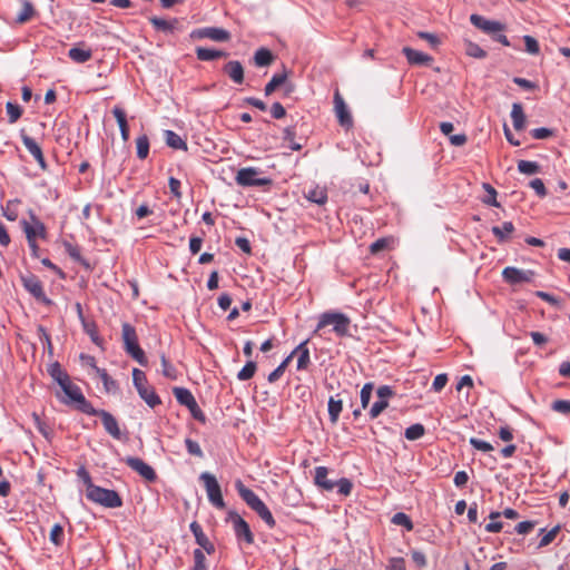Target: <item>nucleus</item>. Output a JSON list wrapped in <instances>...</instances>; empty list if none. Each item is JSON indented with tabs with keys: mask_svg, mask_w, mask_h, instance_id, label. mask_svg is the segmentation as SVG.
<instances>
[{
	"mask_svg": "<svg viewBox=\"0 0 570 570\" xmlns=\"http://www.w3.org/2000/svg\"><path fill=\"white\" fill-rule=\"evenodd\" d=\"M239 497L246 504L257 513V515L267 524L269 529L275 528L276 521L267 508V505L258 498V495L250 489L246 488L240 480L235 483Z\"/></svg>",
	"mask_w": 570,
	"mask_h": 570,
	"instance_id": "1",
	"label": "nucleus"
},
{
	"mask_svg": "<svg viewBox=\"0 0 570 570\" xmlns=\"http://www.w3.org/2000/svg\"><path fill=\"white\" fill-rule=\"evenodd\" d=\"M330 325L333 326V332L338 337H344L348 335L351 320L348 316L341 312L330 311L322 313L318 317V323L316 325L314 333H318L320 331Z\"/></svg>",
	"mask_w": 570,
	"mask_h": 570,
	"instance_id": "2",
	"label": "nucleus"
},
{
	"mask_svg": "<svg viewBox=\"0 0 570 570\" xmlns=\"http://www.w3.org/2000/svg\"><path fill=\"white\" fill-rule=\"evenodd\" d=\"M124 348L128 355L137 361L141 366H146L148 361L145 352L138 344V336L136 330L129 323H124L121 326Z\"/></svg>",
	"mask_w": 570,
	"mask_h": 570,
	"instance_id": "3",
	"label": "nucleus"
},
{
	"mask_svg": "<svg viewBox=\"0 0 570 570\" xmlns=\"http://www.w3.org/2000/svg\"><path fill=\"white\" fill-rule=\"evenodd\" d=\"M132 382L139 396L146 402V404L154 409L161 404L159 395L155 392V389L148 384L145 372L139 368L132 370Z\"/></svg>",
	"mask_w": 570,
	"mask_h": 570,
	"instance_id": "4",
	"label": "nucleus"
},
{
	"mask_svg": "<svg viewBox=\"0 0 570 570\" xmlns=\"http://www.w3.org/2000/svg\"><path fill=\"white\" fill-rule=\"evenodd\" d=\"M86 497L88 500L106 508L114 509L122 505V499L118 492L99 485H91L90 492L86 493Z\"/></svg>",
	"mask_w": 570,
	"mask_h": 570,
	"instance_id": "5",
	"label": "nucleus"
},
{
	"mask_svg": "<svg viewBox=\"0 0 570 570\" xmlns=\"http://www.w3.org/2000/svg\"><path fill=\"white\" fill-rule=\"evenodd\" d=\"M261 174L262 170L256 167L240 168L235 176V181L242 187L272 186L273 180L268 177H259Z\"/></svg>",
	"mask_w": 570,
	"mask_h": 570,
	"instance_id": "6",
	"label": "nucleus"
},
{
	"mask_svg": "<svg viewBox=\"0 0 570 570\" xmlns=\"http://www.w3.org/2000/svg\"><path fill=\"white\" fill-rule=\"evenodd\" d=\"M61 389L66 396L69 399V401H66L67 404L75 403L76 409L85 414L95 413V407L85 397L78 385L69 381L68 383L62 385Z\"/></svg>",
	"mask_w": 570,
	"mask_h": 570,
	"instance_id": "7",
	"label": "nucleus"
},
{
	"mask_svg": "<svg viewBox=\"0 0 570 570\" xmlns=\"http://www.w3.org/2000/svg\"><path fill=\"white\" fill-rule=\"evenodd\" d=\"M206 489L208 501L217 509H225L226 504L223 499L220 485L215 475L209 472H203L199 476Z\"/></svg>",
	"mask_w": 570,
	"mask_h": 570,
	"instance_id": "8",
	"label": "nucleus"
},
{
	"mask_svg": "<svg viewBox=\"0 0 570 570\" xmlns=\"http://www.w3.org/2000/svg\"><path fill=\"white\" fill-rule=\"evenodd\" d=\"M21 283L24 287V289L30 293L37 301L46 304L51 305L52 301L47 297L41 281L38 276L33 274H28L21 276Z\"/></svg>",
	"mask_w": 570,
	"mask_h": 570,
	"instance_id": "9",
	"label": "nucleus"
},
{
	"mask_svg": "<svg viewBox=\"0 0 570 570\" xmlns=\"http://www.w3.org/2000/svg\"><path fill=\"white\" fill-rule=\"evenodd\" d=\"M535 273L531 269H520L513 266H508L502 271V278L510 285H518L521 283H529L533 279Z\"/></svg>",
	"mask_w": 570,
	"mask_h": 570,
	"instance_id": "10",
	"label": "nucleus"
},
{
	"mask_svg": "<svg viewBox=\"0 0 570 570\" xmlns=\"http://www.w3.org/2000/svg\"><path fill=\"white\" fill-rule=\"evenodd\" d=\"M190 38L191 39L207 38L213 41L225 42L230 39V33H229V31H227L223 28L206 27V28H199V29L193 30L190 33Z\"/></svg>",
	"mask_w": 570,
	"mask_h": 570,
	"instance_id": "11",
	"label": "nucleus"
},
{
	"mask_svg": "<svg viewBox=\"0 0 570 570\" xmlns=\"http://www.w3.org/2000/svg\"><path fill=\"white\" fill-rule=\"evenodd\" d=\"M124 462L135 472H137L141 478H144L148 482H155L157 480V474L153 466L147 464L144 460L136 456H127L124 459Z\"/></svg>",
	"mask_w": 570,
	"mask_h": 570,
	"instance_id": "12",
	"label": "nucleus"
},
{
	"mask_svg": "<svg viewBox=\"0 0 570 570\" xmlns=\"http://www.w3.org/2000/svg\"><path fill=\"white\" fill-rule=\"evenodd\" d=\"M470 21L475 28L491 36H494L505 29V26L500 21L489 20L476 13L470 16Z\"/></svg>",
	"mask_w": 570,
	"mask_h": 570,
	"instance_id": "13",
	"label": "nucleus"
},
{
	"mask_svg": "<svg viewBox=\"0 0 570 570\" xmlns=\"http://www.w3.org/2000/svg\"><path fill=\"white\" fill-rule=\"evenodd\" d=\"M31 224L27 220H21V227L23 233L26 234V238L28 239V232L31 230L33 234L32 240H37V238L45 239L47 237V228L45 224L35 215L33 212H30Z\"/></svg>",
	"mask_w": 570,
	"mask_h": 570,
	"instance_id": "14",
	"label": "nucleus"
},
{
	"mask_svg": "<svg viewBox=\"0 0 570 570\" xmlns=\"http://www.w3.org/2000/svg\"><path fill=\"white\" fill-rule=\"evenodd\" d=\"M88 415L99 416L102 421L106 432L117 440L120 439L121 432L118 422L111 413L106 410L95 409V413H89Z\"/></svg>",
	"mask_w": 570,
	"mask_h": 570,
	"instance_id": "15",
	"label": "nucleus"
},
{
	"mask_svg": "<svg viewBox=\"0 0 570 570\" xmlns=\"http://www.w3.org/2000/svg\"><path fill=\"white\" fill-rule=\"evenodd\" d=\"M334 108L340 125L346 128L351 127L353 125V119L338 90L334 94Z\"/></svg>",
	"mask_w": 570,
	"mask_h": 570,
	"instance_id": "16",
	"label": "nucleus"
},
{
	"mask_svg": "<svg viewBox=\"0 0 570 570\" xmlns=\"http://www.w3.org/2000/svg\"><path fill=\"white\" fill-rule=\"evenodd\" d=\"M149 22L155 28L156 31H160L164 33H175L176 31H180V21L177 18H173L170 20H166L159 17H150Z\"/></svg>",
	"mask_w": 570,
	"mask_h": 570,
	"instance_id": "17",
	"label": "nucleus"
},
{
	"mask_svg": "<svg viewBox=\"0 0 570 570\" xmlns=\"http://www.w3.org/2000/svg\"><path fill=\"white\" fill-rule=\"evenodd\" d=\"M402 53L406 57L407 62L413 66H430L434 61L432 56L410 47H404Z\"/></svg>",
	"mask_w": 570,
	"mask_h": 570,
	"instance_id": "18",
	"label": "nucleus"
},
{
	"mask_svg": "<svg viewBox=\"0 0 570 570\" xmlns=\"http://www.w3.org/2000/svg\"><path fill=\"white\" fill-rule=\"evenodd\" d=\"M189 529L195 537L196 543L202 547L208 554H213L215 552V546L204 533L202 525L197 521H193L189 525Z\"/></svg>",
	"mask_w": 570,
	"mask_h": 570,
	"instance_id": "19",
	"label": "nucleus"
},
{
	"mask_svg": "<svg viewBox=\"0 0 570 570\" xmlns=\"http://www.w3.org/2000/svg\"><path fill=\"white\" fill-rule=\"evenodd\" d=\"M234 531L238 540H244L248 544L254 542V535L248 523L238 514L234 517Z\"/></svg>",
	"mask_w": 570,
	"mask_h": 570,
	"instance_id": "20",
	"label": "nucleus"
},
{
	"mask_svg": "<svg viewBox=\"0 0 570 570\" xmlns=\"http://www.w3.org/2000/svg\"><path fill=\"white\" fill-rule=\"evenodd\" d=\"M223 72L236 85L244 82V67L238 60H230L225 63Z\"/></svg>",
	"mask_w": 570,
	"mask_h": 570,
	"instance_id": "21",
	"label": "nucleus"
},
{
	"mask_svg": "<svg viewBox=\"0 0 570 570\" xmlns=\"http://www.w3.org/2000/svg\"><path fill=\"white\" fill-rule=\"evenodd\" d=\"M22 142H23V146L26 147V149L33 156V158L39 164V166L42 169H46L47 163H46L45 156L42 154V149L37 144V141L28 135H22Z\"/></svg>",
	"mask_w": 570,
	"mask_h": 570,
	"instance_id": "22",
	"label": "nucleus"
},
{
	"mask_svg": "<svg viewBox=\"0 0 570 570\" xmlns=\"http://www.w3.org/2000/svg\"><path fill=\"white\" fill-rule=\"evenodd\" d=\"M308 340L299 343L293 351L292 355H297V370L305 371L311 365L309 350L307 347Z\"/></svg>",
	"mask_w": 570,
	"mask_h": 570,
	"instance_id": "23",
	"label": "nucleus"
},
{
	"mask_svg": "<svg viewBox=\"0 0 570 570\" xmlns=\"http://www.w3.org/2000/svg\"><path fill=\"white\" fill-rule=\"evenodd\" d=\"M21 3V10L18 13V16L14 19L16 24H24L31 19H33L36 16H38V12L33 6V3L30 0H19Z\"/></svg>",
	"mask_w": 570,
	"mask_h": 570,
	"instance_id": "24",
	"label": "nucleus"
},
{
	"mask_svg": "<svg viewBox=\"0 0 570 570\" xmlns=\"http://www.w3.org/2000/svg\"><path fill=\"white\" fill-rule=\"evenodd\" d=\"M111 112L118 122L122 140L125 142L128 141L129 140V126H128L125 110L122 108H120L119 106H115L112 108Z\"/></svg>",
	"mask_w": 570,
	"mask_h": 570,
	"instance_id": "25",
	"label": "nucleus"
},
{
	"mask_svg": "<svg viewBox=\"0 0 570 570\" xmlns=\"http://www.w3.org/2000/svg\"><path fill=\"white\" fill-rule=\"evenodd\" d=\"M228 52L224 50H217V49H209V48H203L197 47L196 48V56L197 59L200 61H213L219 58H226L228 57Z\"/></svg>",
	"mask_w": 570,
	"mask_h": 570,
	"instance_id": "26",
	"label": "nucleus"
},
{
	"mask_svg": "<svg viewBox=\"0 0 570 570\" xmlns=\"http://www.w3.org/2000/svg\"><path fill=\"white\" fill-rule=\"evenodd\" d=\"M274 60L275 56L265 47L258 48L253 56L254 65L259 68L271 66Z\"/></svg>",
	"mask_w": 570,
	"mask_h": 570,
	"instance_id": "27",
	"label": "nucleus"
},
{
	"mask_svg": "<svg viewBox=\"0 0 570 570\" xmlns=\"http://www.w3.org/2000/svg\"><path fill=\"white\" fill-rule=\"evenodd\" d=\"M328 470L326 466H317L315 468V484L320 488L332 491L335 488V482L327 479Z\"/></svg>",
	"mask_w": 570,
	"mask_h": 570,
	"instance_id": "28",
	"label": "nucleus"
},
{
	"mask_svg": "<svg viewBox=\"0 0 570 570\" xmlns=\"http://www.w3.org/2000/svg\"><path fill=\"white\" fill-rule=\"evenodd\" d=\"M288 78V71L284 67L283 72L275 73L272 79L265 85L264 94L265 96H271L278 87L286 83Z\"/></svg>",
	"mask_w": 570,
	"mask_h": 570,
	"instance_id": "29",
	"label": "nucleus"
},
{
	"mask_svg": "<svg viewBox=\"0 0 570 570\" xmlns=\"http://www.w3.org/2000/svg\"><path fill=\"white\" fill-rule=\"evenodd\" d=\"M164 138L166 141V145L173 149H180L187 151L188 147L186 141L175 131L173 130H165L164 131Z\"/></svg>",
	"mask_w": 570,
	"mask_h": 570,
	"instance_id": "30",
	"label": "nucleus"
},
{
	"mask_svg": "<svg viewBox=\"0 0 570 570\" xmlns=\"http://www.w3.org/2000/svg\"><path fill=\"white\" fill-rule=\"evenodd\" d=\"M48 373L56 381L60 387L70 381L69 375L61 368L59 362L49 365Z\"/></svg>",
	"mask_w": 570,
	"mask_h": 570,
	"instance_id": "31",
	"label": "nucleus"
},
{
	"mask_svg": "<svg viewBox=\"0 0 570 570\" xmlns=\"http://www.w3.org/2000/svg\"><path fill=\"white\" fill-rule=\"evenodd\" d=\"M511 119L515 130L520 131L525 127V115L522 105L514 102L511 110Z\"/></svg>",
	"mask_w": 570,
	"mask_h": 570,
	"instance_id": "32",
	"label": "nucleus"
},
{
	"mask_svg": "<svg viewBox=\"0 0 570 570\" xmlns=\"http://www.w3.org/2000/svg\"><path fill=\"white\" fill-rule=\"evenodd\" d=\"M328 416L332 424H336L340 417V414L343 410V402L341 399H336L335 396H331L327 403Z\"/></svg>",
	"mask_w": 570,
	"mask_h": 570,
	"instance_id": "33",
	"label": "nucleus"
},
{
	"mask_svg": "<svg viewBox=\"0 0 570 570\" xmlns=\"http://www.w3.org/2000/svg\"><path fill=\"white\" fill-rule=\"evenodd\" d=\"M491 232L498 238L499 243H504L509 235L514 232V225L512 222H504L501 226H493Z\"/></svg>",
	"mask_w": 570,
	"mask_h": 570,
	"instance_id": "34",
	"label": "nucleus"
},
{
	"mask_svg": "<svg viewBox=\"0 0 570 570\" xmlns=\"http://www.w3.org/2000/svg\"><path fill=\"white\" fill-rule=\"evenodd\" d=\"M68 57L77 63H85L91 59L92 51L90 49L73 47L69 50Z\"/></svg>",
	"mask_w": 570,
	"mask_h": 570,
	"instance_id": "35",
	"label": "nucleus"
},
{
	"mask_svg": "<svg viewBox=\"0 0 570 570\" xmlns=\"http://www.w3.org/2000/svg\"><path fill=\"white\" fill-rule=\"evenodd\" d=\"M305 197L317 205H324L327 202V191L325 188L313 187L305 193Z\"/></svg>",
	"mask_w": 570,
	"mask_h": 570,
	"instance_id": "36",
	"label": "nucleus"
},
{
	"mask_svg": "<svg viewBox=\"0 0 570 570\" xmlns=\"http://www.w3.org/2000/svg\"><path fill=\"white\" fill-rule=\"evenodd\" d=\"M82 328L85 333L90 337L91 342L99 347H102L104 340L98 334V328L95 322H88L82 320Z\"/></svg>",
	"mask_w": 570,
	"mask_h": 570,
	"instance_id": "37",
	"label": "nucleus"
},
{
	"mask_svg": "<svg viewBox=\"0 0 570 570\" xmlns=\"http://www.w3.org/2000/svg\"><path fill=\"white\" fill-rule=\"evenodd\" d=\"M173 393L180 405L188 407L194 401H196L193 393L185 387H174Z\"/></svg>",
	"mask_w": 570,
	"mask_h": 570,
	"instance_id": "38",
	"label": "nucleus"
},
{
	"mask_svg": "<svg viewBox=\"0 0 570 570\" xmlns=\"http://www.w3.org/2000/svg\"><path fill=\"white\" fill-rule=\"evenodd\" d=\"M96 373L101 380L107 392H116L119 389L118 383L107 373L105 368L96 367Z\"/></svg>",
	"mask_w": 570,
	"mask_h": 570,
	"instance_id": "39",
	"label": "nucleus"
},
{
	"mask_svg": "<svg viewBox=\"0 0 570 570\" xmlns=\"http://www.w3.org/2000/svg\"><path fill=\"white\" fill-rule=\"evenodd\" d=\"M149 138L147 135H141L136 139L137 157L144 160L149 155Z\"/></svg>",
	"mask_w": 570,
	"mask_h": 570,
	"instance_id": "40",
	"label": "nucleus"
},
{
	"mask_svg": "<svg viewBox=\"0 0 570 570\" xmlns=\"http://www.w3.org/2000/svg\"><path fill=\"white\" fill-rule=\"evenodd\" d=\"M63 247L67 252V254L76 262L80 263L81 265H83L86 268H89L90 265L89 263L81 256L80 254V249L77 245H72L71 243L69 242H65L63 243Z\"/></svg>",
	"mask_w": 570,
	"mask_h": 570,
	"instance_id": "41",
	"label": "nucleus"
},
{
	"mask_svg": "<svg viewBox=\"0 0 570 570\" xmlns=\"http://www.w3.org/2000/svg\"><path fill=\"white\" fill-rule=\"evenodd\" d=\"M425 434V428L421 423H415L405 429L404 436L409 441L421 439Z\"/></svg>",
	"mask_w": 570,
	"mask_h": 570,
	"instance_id": "42",
	"label": "nucleus"
},
{
	"mask_svg": "<svg viewBox=\"0 0 570 570\" xmlns=\"http://www.w3.org/2000/svg\"><path fill=\"white\" fill-rule=\"evenodd\" d=\"M518 170L521 173V174H524V175H534V174H538L540 173L541 170V167L538 163L535 161H530V160H519L518 161Z\"/></svg>",
	"mask_w": 570,
	"mask_h": 570,
	"instance_id": "43",
	"label": "nucleus"
},
{
	"mask_svg": "<svg viewBox=\"0 0 570 570\" xmlns=\"http://www.w3.org/2000/svg\"><path fill=\"white\" fill-rule=\"evenodd\" d=\"M257 370V365H256V362L254 361H248L244 366L243 368L237 373V379L239 381H247V380H250L255 372Z\"/></svg>",
	"mask_w": 570,
	"mask_h": 570,
	"instance_id": "44",
	"label": "nucleus"
},
{
	"mask_svg": "<svg viewBox=\"0 0 570 570\" xmlns=\"http://www.w3.org/2000/svg\"><path fill=\"white\" fill-rule=\"evenodd\" d=\"M391 522L395 525L404 527L407 531L413 530V522H412L411 518L404 512L395 513L392 517Z\"/></svg>",
	"mask_w": 570,
	"mask_h": 570,
	"instance_id": "45",
	"label": "nucleus"
},
{
	"mask_svg": "<svg viewBox=\"0 0 570 570\" xmlns=\"http://www.w3.org/2000/svg\"><path fill=\"white\" fill-rule=\"evenodd\" d=\"M465 53L478 59H484L487 57V51L472 41L465 42Z\"/></svg>",
	"mask_w": 570,
	"mask_h": 570,
	"instance_id": "46",
	"label": "nucleus"
},
{
	"mask_svg": "<svg viewBox=\"0 0 570 570\" xmlns=\"http://www.w3.org/2000/svg\"><path fill=\"white\" fill-rule=\"evenodd\" d=\"M161 373L165 377L170 380L177 379V370L176 367L167 360L165 354L161 355Z\"/></svg>",
	"mask_w": 570,
	"mask_h": 570,
	"instance_id": "47",
	"label": "nucleus"
},
{
	"mask_svg": "<svg viewBox=\"0 0 570 570\" xmlns=\"http://www.w3.org/2000/svg\"><path fill=\"white\" fill-rule=\"evenodd\" d=\"M373 390H374V384L372 382L365 383L363 385L361 393H360L362 409H366L368 406Z\"/></svg>",
	"mask_w": 570,
	"mask_h": 570,
	"instance_id": "48",
	"label": "nucleus"
},
{
	"mask_svg": "<svg viewBox=\"0 0 570 570\" xmlns=\"http://www.w3.org/2000/svg\"><path fill=\"white\" fill-rule=\"evenodd\" d=\"M35 424L39 433L47 439L48 441L51 440L52 431L51 429L40 419V416L37 413L32 414Z\"/></svg>",
	"mask_w": 570,
	"mask_h": 570,
	"instance_id": "49",
	"label": "nucleus"
},
{
	"mask_svg": "<svg viewBox=\"0 0 570 570\" xmlns=\"http://www.w3.org/2000/svg\"><path fill=\"white\" fill-rule=\"evenodd\" d=\"M8 120L10 124H14L22 115V109L18 104L7 102L6 105Z\"/></svg>",
	"mask_w": 570,
	"mask_h": 570,
	"instance_id": "50",
	"label": "nucleus"
},
{
	"mask_svg": "<svg viewBox=\"0 0 570 570\" xmlns=\"http://www.w3.org/2000/svg\"><path fill=\"white\" fill-rule=\"evenodd\" d=\"M483 188L488 193V196L483 199V203L493 207H499L500 203L497 200V190L488 183L483 184Z\"/></svg>",
	"mask_w": 570,
	"mask_h": 570,
	"instance_id": "51",
	"label": "nucleus"
},
{
	"mask_svg": "<svg viewBox=\"0 0 570 570\" xmlns=\"http://www.w3.org/2000/svg\"><path fill=\"white\" fill-rule=\"evenodd\" d=\"M335 488H337L338 494L347 497L351 494L353 484L348 479L342 478L337 482H335Z\"/></svg>",
	"mask_w": 570,
	"mask_h": 570,
	"instance_id": "52",
	"label": "nucleus"
},
{
	"mask_svg": "<svg viewBox=\"0 0 570 570\" xmlns=\"http://www.w3.org/2000/svg\"><path fill=\"white\" fill-rule=\"evenodd\" d=\"M50 541L55 546H61L63 541V528L56 523L50 531Z\"/></svg>",
	"mask_w": 570,
	"mask_h": 570,
	"instance_id": "53",
	"label": "nucleus"
},
{
	"mask_svg": "<svg viewBox=\"0 0 570 570\" xmlns=\"http://www.w3.org/2000/svg\"><path fill=\"white\" fill-rule=\"evenodd\" d=\"M523 41L525 45V51L530 55H538L540 52V46L535 38L532 36H524Z\"/></svg>",
	"mask_w": 570,
	"mask_h": 570,
	"instance_id": "54",
	"label": "nucleus"
},
{
	"mask_svg": "<svg viewBox=\"0 0 570 570\" xmlns=\"http://www.w3.org/2000/svg\"><path fill=\"white\" fill-rule=\"evenodd\" d=\"M185 445H186L187 452L190 455H194V456H197V458H203L204 456V452H203L200 445L198 444V442H196V441H194L191 439H186L185 440Z\"/></svg>",
	"mask_w": 570,
	"mask_h": 570,
	"instance_id": "55",
	"label": "nucleus"
},
{
	"mask_svg": "<svg viewBox=\"0 0 570 570\" xmlns=\"http://www.w3.org/2000/svg\"><path fill=\"white\" fill-rule=\"evenodd\" d=\"M389 406L387 400L376 401L370 409L368 415L371 419H376Z\"/></svg>",
	"mask_w": 570,
	"mask_h": 570,
	"instance_id": "56",
	"label": "nucleus"
},
{
	"mask_svg": "<svg viewBox=\"0 0 570 570\" xmlns=\"http://www.w3.org/2000/svg\"><path fill=\"white\" fill-rule=\"evenodd\" d=\"M559 531H560V525H556L551 530L546 532L539 542V547L542 548V547L549 546L556 539Z\"/></svg>",
	"mask_w": 570,
	"mask_h": 570,
	"instance_id": "57",
	"label": "nucleus"
},
{
	"mask_svg": "<svg viewBox=\"0 0 570 570\" xmlns=\"http://www.w3.org/2000/svg\"><path fill=\"white\" fill-rule=\"evenodd\" d=\"M417 37L422 40L428 41L429 45L431 46V48H433V49H436L439 47V45L441 43L440 38L436 35L431 33V32L419 31Z\"/></svg>",
	"mask_w": 570,
	"mask_h": 570,
	"instance_id": "58",
	"label": "nucleus"
},
{
	"mask_svg": "<svg viewBox=\"0 0 570 570\" xmlns=\"http://www.w3.org/2000/svg\"><path fill=\"white\" fill-rule=\"evenodd\" d=\"M551 409L558 413L570 414V401L569 400H556L552 402Z\"/></svg>",
	"mask_w": 570,
	"mask_h": 570,
	"instance_id": "59",
	"label": "nucleus"
},
{
	"mask_svg": "<svg viewBox=\"0 0 570 570\" xmlns=\"http://www.w3.org/2000/svg\"><path fill=\"white\" fill-rule=\"evenodd\" d=\"M77 476L83 482V484L86 485V493H89L90 492V487L91 485H95L92 483V480H91V476L89 474V472L87 471V469L85 466H80L78 470H77Z\"/></svg>",
	"mask_w": 570,
	"mask_h": 570,
	"instance_id": "60",
	"label": "nucleus"
},
{
	"mask_svg": "<svg viewBox=\"0 0 570 570\" xmlns=\"http://www.w3.org/2000/svg\"><path fill=\"white\" fill-rule=\"evenodd\" d=\"M530 187L535 191V194L540 197V198H543L547 196L548 191H547V188L544 186V183L542 181V179L540 178H534L530 181Z\"/></svg>",
	"mask_w": 570,
	"mask_h": 570,
	"instance_id": "61",
	"label": "nucleus"
},
{
	"mask_svg": "<svg viewBox=\"0 0 570 570\" xmlns=\"http://www.w3.org/2000/svg\"><path fill=\"white\" fill-rule=\"evenodd\" d=\"M187 409L189 410L191 416L196 421H198L203 424L206 422V416H205L204 412L200 410V407L198 406L196 401H194Z\"/></svg>",
	"mask_w": 570,
	"mask_h": 570,
	"instance_id": "62",
	"label": "nucleus"
},
{
	"mask_svg": "<svg viewBox=\"0 0 570 570\" xmlns=\"http://www.w3.org/2000/svg\"><path fill=\"white\" fill-rule=\"evenodd\" d=\"M530 135L532 138L541 140L551 137L553 135V130L544 127L534 128L530 131Z\"/></svg>",
	"mask_w": 570,
	"mask_h": 570,
	"instance_id": "63",
	"label": "nucleus"
},
{
	"mask_svg": "<svg viewBox=\"0 0 570 570\" xmlns=\"http://www.w3.org/2000/svg\"><path fill=\"white\" fill-rule=\"evenodd\" d=\"M386 570H406L405 560L401 557L390 558Z\"/></svg>",
	"mask_w": 570,
	"mask_h": 570,
	"instance_id": "64",
	"label": "nucleus"
}]
</instances>
